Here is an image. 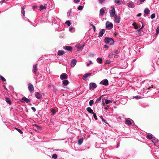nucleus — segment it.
Returning <instances> with one entry per match:
<instances>
[{"label": "nucleus", "instance_id": "1", "mask_svg": "<svg viewBox=\"0 0 159 159\" xmlns=\"http://www.w3.org/2000/svg\"><path fill=\"white\" fill-rule=\"evenodd\" d=\"M104 41L105 43L109 44L110 45H113L114 43L113 39L111 38H105L104 40Z\"/></svg>", "mask_w": 159, "mask_h": 159}, {"label": "nucleus", "instance_id": "2", "mask_svg": "<svg viewBox=\"0 0 159 159\" xmlns=\"http://www.w3.org/2000/svg\"><path fill=\"white\" fill-rule=\"evenodd\" d=\"M109 13L110 16L111 17H113L115 15H116L117 14L116 12L115 8L114 7H112L111 8V9Z\"/></svg>", "mask_w": 159, "mask_h": 159}, {"label": "nucleus", "instance_id": "3", "mask_svg": "<svg viewBox=\"0 0 159 159\" xmlns=\"http://www.w3.org/2000/svg\"><path fill=\"white\" fill-rule=\"evenodd\" d=\"M113 17L114 18V21L116 23L118 24L120 23L121 18L120 16L116 15Z\"/></svg>", "mask_w": 159, "mask_h": 159}, {"label": "nucleus", "instance_id": "4", "mask_svg": "<svg viewBox=\"0 0 159 159\" xmlns=\"http://www.w3.org/2000/svg\"><path fill=\"white\" fill-rule=\"evenodd\" d=\"M89 89L90 90H93L97 87V85L96 84L93 82L90 83L89 84Z\"/></svg>", "mask_w": 159, "mask_h": 159}, {"label": "nucleus", "instance_id": "5", "mask_svg": "<svg viewBox=\"0 0 159 159\" xmlns=\"http://www.w3.org/2000/svg\"><path fill=\"white\" fill-rule=\"evenodd\" d=\"M106 28L109 30L112 29L113 27L112 24L108 21L106 22Z\"/></svg>", "mask_w": 159, "mask_h": 159}, {"label": "nucleus", "instance_id": "6", "mask_svg": "<svg viewBox=\"0 0 159 159\" xmlns=\"http://www.w3.org/2000/svg\"><path fill=\"white\" fill-rule=\"evenodd\" d=\"M152 141L155 146L159 147V140L158 139L154 138V139L152 140Z\"/></svg>", "mask_w": 159, "mask_h": 159}, {"label": "nucleus", "instance_id": "7", "mask_svg": "<svg viewBox=\"0 0 159 159\" xmlns=\"http://www.w3.org/2000/svg\"><path fill=\"white\" fill-rule=\"evenodd\" d=\"M30 99L27 98L25 97H23L20 100V102H26L27 103L30 102Z\"/></svg>", "mask_w": 159, "mask_h": 159}, {"label": "nucleus", "instance_id": "8", "mask_svg": "<svg viewBox=\"0 0 159 159\" xmlns=\"http://www.w3.org/2000/svg\"><path fill=\"white\" fill-rule=\"evenodd\" d=\"M100 84L103 85L107 86L109 84L108 81L106 79L102 80L100 82Z\"/></svg>", "mask_w": 159, "mask_h": 159}, {"label": "nucleus", "instance_id": "9", "mask_svg": "<svg viewBox=\"0 0 159 159\" xmlns=\"http://www.w3.org/2000/svg\"><path fill=\"white\" fill-rule=\"evenodd\" d=\"M28 89L31 93L34 91V87L31 83H29L28 84Z\"/></svg>", "mask_w": 159, "mask_h": 159}, {"label": "nucleus", "instance_id": "10", "mask_svg": "<svg viewBox=\"0 0 159 159\" xmlns=\"http://www.w3.org/2000/svg\"><path fill=\"white\" fill-rule=\"evenodd\" d=\"M76 62H77V61L75 59H73L71 61V63H70L71 66L72 67H74L75 66V65L76 64Z\"/></svg>", "mask_w": 159, "mask_h": 159}, {"label": "nucleus", "instance_id": "11", "mask_svg": "<svg viewBox=\"0 0 159 159\" xmlns=\"http://www.w3.org/2000/svg\"><path fill=\"white\" fill-rule=\"evenodd\" d=\"M84 46V45H79L76 46V47L77 48L78 50L79 51H81L83 49V48Z\"/></svg>", "mask_w": 159, "mask_h": 159}, {"label": "nucleus", "instance_id": "12", "mask_svg": "<svg viewBox=\"0 0 159 159\" xmlns=\"http://www.w3.org/2000/svg\"><path fill=\"white\" fill-rule=\"evenodd\" d=\"M37 69L38 68L37 64L34 65L33 67L32 71L34 74H36Z\"/></svg>", "mask_w": 159, "mask_h": 159}, {"label": "nucleus", "instance_id": "13", "mask_svg": "<svg viewBox=\"0 0 159 159\" xmlns=\"http://www.w3.org/2000/svg\"><path fill=\"white\" fill-rule=\"evenodd\" d=\"M91 74V73L85 74L83 76L82 78L84 80L86 81L87 80V77L90 76Z\"/></svg>", "mask_w": 159, "mask_h": 159}, {"label": "nucleus", "instance_id": "14", "mask_svg": "<svg viewBox=\"0 0 159 159\" xmlns=\"http://www.w3.org/2000/svg\"><path fill=\"white\" fill-rule=\"evenodd\" d=\"M67 75L66 74H63L61 75H60V79L61 80H63L64 79H67Z\"/></svg>", "mask_w": 159, "mask_h": 159}, {"label": "nucleus", "instance_id": "15", "mask_svg": "<svg viewBox=\"0 0 159 159\" xmlns=\"http://www.w3.org/2000/svg\"><path fill=\"white\" fill-rule=\"evenodd\" d=\"M105 30L104 29H101L99 32V35L98 37L100 38L102 36L105 32Z\"/></svg>", "mask_w": 159, "mask_h": 159}, {"label": "nucleus", "instance_id": "16", "mask_svg": "<svg viewBox=\"0 0 159 159\" xmlns=\"http://www.w3.org/2000/svg\"><path fill=\"white\" fill-rule=\"evenodd\" d=\"M132 121L133 120L131 119H127L126 120L125 123L126 125H130L132 124Z\"/></svg>", "mask_w": 159, "mask_h": 159}, {"label": "nucleus", "instance_id": "17", "mask_svg": "<svg viewBox=\"0 0 159 159\" xmlns=\"http://www.w3.org/2000/svg\"><path fill=\"white\" fill-rule=\"evenodd\" d=\"M35 97L37 99H40L42 98V96L39 92H36Z\"/></svg>", "mask_w": 159, "mask_h": 159}, {"label": "nucleus", "instance_id": "18", "mask_svg": "<svg viewBox=\"0 0 159 159\" xmlns=\"http://www.w3.org/2000/svg\"><path fill=\"white\" fill-rule=\"evenodd\" d=\"M127 6L128 7L130 8H133L134 7L133 2L131 1H130L129 3H127Z\"/></svg>", "mask_w": 159, "mask_h": 159}, {"label": "nucleus", "instance_id": "19", "mask_svg": "<svg viewBox=\"0 0 159 159\" xmlns=\"http://www.w3.org/2000/svg\"><path fill=\"white\" fill-rule=\"evenodd\" d=\"M64 49L66 50L71 51L72 50V48L70 46H66L64 48Z\"/></svg>", "mask_w": 159, "mask_h": 159}, {"label": "nucleus", "instance_id": "20", "mask_svg": "<svg viewBox=\"0 0 159 159\" xmlns=\"http://www.w3.org/2000/svg\"><path fill=\"white\" fill-rule=\"evenodd\" d=\"M90 113L93 114H94V112L93 110L91 109L90 107H88L86 109Z\"/></svg>", "mask_w": 159, "mask_h": 159}, {"label": "nucleus", "instance_id": "21", "mask_svg": "<svg viewBox=\"0 0 159 159\" xmlns=\"http://www.w3.org/2000/svg\"><path fill=\"white\" fill-rule=\"evenodd\" d=\"M47 6V5L45 4H44V5H41L40 6V9H39V10L41 11V10L46 9Z\"/></svg>", "mask_w": 159, "mask_h": 159}, {"label": "nucleus", "instance_id": "22", "mask_svg": "<svg viewBox=\"0 0 159 159\" xmlns=\"http://www.w3.org/2000/svg\"><path fill=\"white\" fill-rule=\"evenodd\" d=\"M64 53V51L62 50H59L57 52V54L60 56H62Z\"/></svg>", "mask_w": 159, "mask_h": 159}, {"label": "nucleus", "instance_id": "23", "mask_svg": "<svg viewBox=\"0 0 159 159\" xmlns=\"http://www.w3.org/2000/svg\"><path fill=\"white\" fill-rule=\"evenodd\" d=\"M119 51L118 50H116L112 52L113 54L114 57L115 58L117 57H116V55L118 53Z\"/></svg>", "mask_w": 159, "mask_h": 159}, {"label": "nucleus", "instance_id": "24", "mask_svg": "<svg viewBox=\"0 0 159 159\" xmlns=\"http://www.w3.org/2000/svg\"><path fill=\"white\" fill-rule=\"evenodd\" d=\"M115 2L117 3L118 5H122L123 4V2L119 0H115Z\"/></svg>", "mask_w": 159, "mask_h": 159}, {"label": "nucleus", "instance_id": "25", "mask_svg": "<svg viewBox=\"0 0 159 159\" xmlns=\"http://www.w3.org/2000/svg\"><path fill=\"white\" fill-rule=\"evenodd\" d=\"M150 12V11L148 8H145L144 11V13L146 14H148Z\"/></svg>", "mask_w": 159, "mask_h": 159}, {"label": "nucleus", "instance_id": "26", "mask_svg": "<svg viewBox=\"0 0 159 159\" xmlns=\"http://www.w3.org/2000/svg\"><path fill=\"white\" fill-rule=\"evenodd\" d=\"M83 138H82L79 139L78 141V144L80 145H81L82 144V143L83 142Z\"/></svg>", "mask_w": 159, "mask_h": 159}, {"label": "nucleus", "instance_id": "27", "mask_svg": "<svg viewBox=\"0 0 159 159\" xmlns=\"http://www.w3.org/2000/svg\"><path fill=\"white\" fill-rule=\"evenodd\" d=\"M97 61L99 64H101L102 63V59L101 58H98L97 59Z\"/></svg>", "mask_w": 159, "mask_h": 159}, {"label": "nucleus", "instance_id": "28", "mask_svg": "<svg viewBox=\"0 0 159 159\" xmlns=\"http://www.w3.org/2000/svg\"><path fill=\"white\" fill-rule=\"evenodd\" d=\"M153 135H152V134H148L147 136V138L148 139H152V140L153 139H154V138H155L154 137H153Z\"/></svg>", "mask_w": 159, "mask_h": 159}, {"label": "nucleus", "instance_id": "29", "mask_svg": "<svg viewBox=\"0 0 159 159\" xmlns=\"http://www.w3.org/2000/svg\"><path fill=\"white\" fill-rule=\"evenodd\" d=\"M141 32L140 29H139L137 30L136 32V34L138 36H140Z\"/></svg>", "mask_w": 159, "mask_h": 159}, {"label": "nucleus", "instance_id": "30", "mask_svg": "<svg viewBox=\"0 0 159 159\" xmlns=\"http://www.w3.org/2000/svg\"><path fill=\"white\" fill-rule=\"evenodd\" d=\"M104 12H105L104 10V9L103 8H101L100 10V14L101 15V16H102L104 14Z\"/></svg>", "mask_w": 159, "mask_h": 159}, {"label": "nucleus", "instance_id": "31", "mask_svg": "<svg viewBox=\"0 0 159 159\" xmlns=\"http://www.w3.org/2000/svg\"><path fill=\"white\" fill-rule=\"evenodd\" d=\"M69 81L68 80H64L63 81V84L64 85H67L69 84Z\"/></svg>", "mask_w": 159, "mask_h": 159}, {"label": "nucleus", "instance_id": "32", "mask_svg": "<svg viewBox=\"0 0 159 159\" xmlns=\"http://www.w3.org/2000/svg\"><path fill=\"white\" fill-rule=\"evenodd\" d=\"M6 101L7 103H8L9 104H11V99L10 98H6Z\"/></svg>", "mask_w": 159, "mask_h": 159}, {"label": "nucleus", "instance_id": "33", "mask_svg": "<svg viewBox=\"0 0 159 159\" xmlns=\"http://www.w3.org/2000/svg\"><path fill=\"white\" fill-rule=\"evenodd\" d=\"M105 103L107 104L109 103H111L112 101L110 100L106 99L105 101Z\"/></svg>", "mask_w": 159, "mask_h": 159}, {"label": "nucleus", "instance_id": "34", "mask_svg": "<svg viewBox=\"0 0 159 159\" xmlns=\"http://www.w3.org/2000/svg\"><path fill=\"white\" fill-rule=\"evenodd\" d=\"M34 126L36 127L37 129L39 130H41L42 129L41 127L36 124L34 125Z\"/></svg>", "mask_w": 159, "mask_h": 159}, {"label": "nucleus", "instance_id": "35", "mask_svg": "<svg viewBox=\"0 0 159 159\" xmlns=\"http://www.w3.org/2000/svg\"><path fill=\"white\" fill-rule=\"evenodd\" d=\"M102 96H101L98 98L96 100V101L95 102V103H98L101 99Z\"/></svg>", "mask_w": 159, "mask_h": 159}, {"label": "nucleus", "instance_id": "36", "mask_svg": "<svg viewBox=\"0 0 159 159\" xmlns=\"http://www.w3.org/2000/svg\"><path fill=\"white\" fill-rule=\"evenodd\" d=\"M15 129L16 130L18 131L20 134H23V132L20 129L17 128H15Z\"/></svg>", "mask_w": 159, "mask_h": 159}, {"label": "nucleus", "instance_id": "37", "mask_svg": "<svg viewBox=\"0 0 159 159\" xmlns=\"http://www.w3.org/2000/svg\"><path fill=\"white\" fill-rule=\"evenodd\" d=\"M132 25L134 26V28L135 29H137L138 28V27L136 25V24L135 22H134L132 24Z\"/></svg>", "mask_w": 159, "mask_h": 159}, {"label": "nucleus", "instance_id": "38", "mask_svg": "<svg viewBox=\"0 0 159 159\" xmlns=\"http://www.w3.org/2000/svg\"><path fill=\"white\" fill-rule=\"evenodd\" d=\"M65 24L67 25L68 26H70V22L69 20H67L65 22Z\"/></svg>", "mask_w": 159, "mask_h": 159}, {"label": "nucleus", "instance_id": "39", "mask_svg": "<svg viewBox=\"0 0 159 159\" xmlns=\"http://www.w3.org/2000/svg\"><path fill=\"white\" fill-rule=\"evenodd\" d=\"M78 9L79 10H81L83 8V7L82 6H80L78 7Z\"/></svg>", "mask_w": 159, "mask_h": 159}, {"label": "nucleus", "instance_id": "40", "mask_svg": "<svg viewBox=\"0 0 159 159\" xmlns=\"http://www.w3.org/2000/svg\"><path fill=\"white\" fill-rule=\"evenodd\" d=\"M57 155L56 154H54L52 156V158L55 159L57 158Z\"/></svg>", "mask_w": 159, "mask_h": 159}, {"label": "nucleus", "instance_id": "41", "mask_svg": "<svg viewBox=\"0 0 159 159\" xmlns=\"http://www.w3.org/2000/svg\"><path fill=\"white\" fill-rule=\"evenodd\" d=\"M0 78H1V79L3 81H6V80L1 75H0Z\"/></svg>", "mask_w": 159, "mask_h": 159}, {"label": "nucleus", "instance_id": "42", "mask_svg": "<svg viewBox=\"0 0 159 159\" xmlns=\"http://www.w3.org/2000/svg\"><path fill=\"white\" fill-rule=\"evenodd\" d=\"M93 100H90L89 102V104L90 106H92L93 103Z\"/></svg>", "mask_w": 159, "mask_h": 159}, {"label": "nucleus", "instance_id": "43", "mask_svg": "<svg viewBox=\"0 0 159 159\" xmlns=\"http://www.w3.org/2000/svg\"><path fill=\"white\" fill-rule=\"evenodd\" d=\"M100 117L101 118V119H102V121L103 122H104L105 123L107 124V121L105 120L104 119H103V117L102 116H100Z\"/></svg>", "mask_w": 159, "mask_h": 159}, {"label": "nucleus", "instance_id": "44", "mask_svg": "<svg viewBox=\"0 0 159 159\" xmlns=\"http://www.w3.org/2000/svg\"><path fill=\"white\" fill-rule=\"evenodd\" d=\"M155 14L154 13H153L151 15V18L152 19H153L155 18Z\"/></svg>", "mask_w": 159, "mask_h": 159}, {"label": "nucleus", "instance_id": "45", "mask_svg": "<svg viewBox=\"0 0 159 159\" xmlns=\"http://www.w3.org/2000/svg\"><path fill=\"white\" fill-rule=\"evenodd\" d=\"M159 33V26H158L156 30V34H157Z\"/></svg>", "mask_w": 159, "mask_h": 159}, {"label": "nucleus", "instance_id": "46", "mask_svg": "<svg viewBox=\"0 0 159 159\" xmlns=\"http://www.w3.org/2000/svg\"><path fill=\"white\" fill-rule=\"evenodd\" d=\"M90 25H91V26H92L93 28V31H96V27H95V26L94 25H93L92 24H91Z\"/></svg>", "mask_w": 159, "mask_h": 159}, {"label": "nucleus", "instance_id": "47", "mask_svg": "<svg viewBox=\"0 0 159 159\" xmlns=\"http://www.w3.org/2000/svg\"><path fill=\"white\" fill-rule=\"evenodd\" d=\"M74 2L75 3L78 4L80 2V0H74Z\"/></svg>", "mask_w": 159, "mask_h": 159}, {"label": "nucleus", "instance_id": "48", "mask_svg": "<svg viewBox=\"0 0 159 159\" xmlns=\"http://www.w3.org/2000/svg\"><path fill=\"white\" fill-rule=\"evenodd\" d=\"M93 114V116L94 118H95V120H97V116H96V115L95 113H94V114Z\"/></svg>", "mask_w": 159, "mask_h": 159}, {"label": "nucleus", "instance_id": "49", "mask_svg": "<svg viewBox=\"0 0 159 159\" xmlns=\"http://www.w3.org/2000/svg\"><path fill=\"white\" fill-rule=\"evenodd\" d=\"M108 57L110 58H111L113 57H114L113 54L112 53H111L109 55Z\"/></svg>", "mask_w": 159, "mask_h": 159}, {"label": "nucleus", "instance_id": "50", "mask_svg": "<svg viewBox=\"0 0 159 159\" xmlns=\"http://www.w3.org/2000/svg\"><path fill=\"white\" fill-rule=\"evenodd\" d=\"M109 108V106H108V105H107L105 107V109L106 110H108Z\"/></svg>", "mask_w": 159, "mask_h": 159}, {"label": "nucleus", "instance_id": "51", "mask_svg": "<svg viewBox=\"0 0 159 159\" xmlns=\"http://www.w3.org/2000/svg\"><path fill=\"white\" fill-rule=\"evenodd\" d=\"M134 98H135L136 99H139L140 98V97L138 96L134 97Z\"/></svg>", "mask_w": 159, "mask_h": 159}, {"label": "nucleus", "instance_id": "52", "mask_svg": "<svg viewBox=\"0 0 159 159\" xmlns=\"http://www.w3.org/2000/svg\"><path fill=\"white\" fill-rule=\"evenodd\" d=\"M31 109L33 110L34 112H35L36 111L35 108L34 107H32L31 108Z\"/></svg>", "mask_w": 159, "mask_h": 159}, {"label": "nucleus", "instance_id": "53", "mask_svg": "<svg viewBox=\"0 0 159 159\" xmlns=\"http://www.w3.org/2000/svg\"><path fill=\"white\" fill-rule=\"evenodd\" d=\"M89 61V62L87 63V65L88 66H89L90 65V64L92 63V61Z\"/></svg>", "mask_w": 159, "mask_h": 159}, {"label": "nucleus", "instance_id": "54", "mask_svg": "<svg viewBox=\"0 0 159 159\" xmlns=\"http://www.w3.org/2000/svg\"><path fill=\"white\" fill-rule=\"evenodd\" d=\"M74 27H70L69 28V31H71L72 30L74 29Z\"/></svg>", "mask_w": 159, "mask_h": 159}, {"label": "nucleus", "instance_id": "55", "mask_svg": "<svg viewBox=\"0 0 159 159\" xmlns=\"http://www.w3.org/2000/svg\"><path fill=\"white\" fill-rule=\"evenodd\" d=\"M53 91L55 93H56L57 91V89L55 88H53Z\"/></svg>", "mask_w": 159, "mask_h": 159}, {"label": "nucleus", "instance_id": "56", "mask_svg": "<svg viewBox=\"0 0 159 159\" xmlns=\"http://www.w3.org/2000/svg\"><path fill=\"white\" fill-rule=\"evenodd\" d=\"M105 1V0H99V2L101 4H102Z\"/></svg>", "mask_w": 159, "mask_h": 159}, {"label": "nucleus", "instance_id": "57", "mask_svg": "<svg viewBox=\"0 0 159 159\" xmlns=\"http://www.w3.org/2000/svg\"><path fill=\"white\" fill-rule=\"evenodd\" d=\"M95 147L96 148H99V144H97V143H96L95 144Z\"/></svg>", "mask_w": 159, "mask_h": 159}, {"label": "nucleus", "instance_id": "58", "mask_svg": "<svg viewBox=\"0 0 159 159\" xmlns=\"http://www.w3.org/2000/svg\"><path fill=\"white\" fill-rule=\"evenodd\" d=\"M25 7H26L25 5H24V6H23V7L22 8V10H25Z\"/></svg>", "mask_w": 159, "mask_h": 159}, {"label": "nucleus", "instance_id": "59", "mask_svg": "<svg viewBox=\"0 0 159 159\" xmlns=\"http://www.w3.org/2000/svg\"><path fill=\"white\" fill-rule=\"evenodd\" d=\"M22 14L23 15V16H25V10H22Z\"/></svg>", "mask_w": 159, "mask_h": 159}, {"label": "nucleus", "instance_id": "60", "mask_svg": "<svg viewBox=\"0 0 159 159\" xmlns=\"http://www.w3.org/2000/svg\"><path fill=\"white\" fill-rule=\"evenodd\" d=\"M145 0H139L140 2H141L142 3L143 2L145 1Z\"/></svg>", "mask_w": 159, "mask_h": 159}, {"label": "nucleus", "instance_id": "61", "mask_svg": "<svg viewBox=\"0 0 159 159\" xmlns=\"http://www.w3.org/2000/svg\"><path fill=\"white\" fill-rule=\"evenodd\" d=\"M104 47L106 48H109L108 46L107 45H105Z\"/></svg>", "mask_w": 159, "mask_h": 159}, {"label": "nucleus", "instance_id": "62", "mask_svg": "<svg viewBox=\"0 0 159 159\" xmlns=\"http://www.w3.org/2000/svg\"><path fill=\"white\" fill-rule=\"evenodd\" d=\"M37 6H34L33 7V9H34L35 8H37Z\"/></svg>", "mask_w": 159, "mask_h": 159}, {"label": "nucleus", "instance_id": "63", "mask_svg": "<svg viewBox=\"0 0 159 159\" xmlns=\"http://www.w3.org/2000/svg\"><path fill=\"white\" fill-rule=\"evenodd\" d=\"M149 89V88L146 87V88H143V90H144L145 89Z\"/></svg>", "mask_w": 159, "mask_h": 159}, {"label": "nucleus", "instance_id": "64", "mask_svg": "<svg viewBox=\"0 0 159 159\" xmlns=\"http://www.w3.org/2000/svg\"><path fill=\"white\" fill-rule=\"evenodd\" d=\"M141 13H139V14H138L137 16H138V17H139V16H141Z\"/></svg>", "mask_w": 159, "mask_h": 159}]
</instances>
